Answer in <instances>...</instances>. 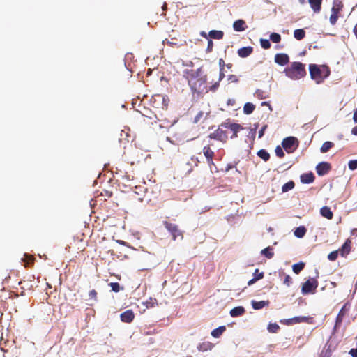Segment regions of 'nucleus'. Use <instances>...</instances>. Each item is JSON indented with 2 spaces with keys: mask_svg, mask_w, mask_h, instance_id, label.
<instances>
[{
  "mask_svg": "<svg viewBox=\"0 0 357 357\" xmlns=\"http://www.w3.org/2000/svg\"><path fill=\"white\" fill-rule=\"evenodd\" d=\"M275 152L276 155L279 158H283L284 156L283 149L280 146H276Z\"/></svg>",
  "mask_w": 357,
  "mask_h": 357,
  "instance_id": "43",
  "label": "nucleus"
},
{
  "mask_svg": "<svg viewBox=\"0 0 357 357\" xmlns=\"http://www.w3.org/2000/svg\"><path fill=\"white\" fill-rule=\"evenodd\" d=\"M282 275L284 277L283 283L287 287H289L292 283V279L291 276L289 275H286L284 273H282Z\"/></svg>",
  "mask_w": 357,
  "mask_h": 357,
  "instance_id": "39",
  "label": "nucleus"
},
{
  "mask_svg": "<svg viewBox=\"0 0 357 357\" xmlns=\"http://www.w3.org/2000/svg\"><path fill=\"white\" fill-rule=\"evenodd\" d=\"M225 77V73L223 71H220V75H219V81H221L223 78Z\"/></svg>",
  "mask_w": 357,
  "mask_h": 357,
  "instance_id": "54",
  "label": "nucleus"
},
{
  "mask_svg": "<svg viewBox=\"0 0 357 357\" xmlns=\"http://www.w3.org/2000/svg\"><path fill=\"white\" fill-rule=\"evenodd\" d=\"M309 70L311 78L318 84L330 74L329 68L326 66L319 67L316 64H310Z\"/></svg>",
  "mask_w": 357,
  "mask_h": 357,
  "instance_id": "3",
  "label": "nucleus"
},
{
  "mask_svg": "<svg viewBox=\"0 0 357 357\" xmlns=\"http://www.w3.org/2000/svg\"><path fill=\"white\" fill-rule=\"evenodd\" d=\"M333 146H334V143L327 141V142H325L322 144V146L320 149V151L321 153H326Z\"/></svg>",
  "mask_w": 357,
  "mask_h": 357,
  "instance_id": "31",
  "label": "nucleus"
},
{
  "mask_svg": "<svg viewBox=\"0 0 357 357\" xmlns=\"http://www.w3.org/2000/svg\"><path fill=\"white\" fill-rule=\"evenodd\" d=\"M268 126L267 125H264L261 128V130L259 131V138H261L263 137V135H264V132L266 130V129L267 128Z\"/></svg>",
  "mask_w": 357,
  "mask_h": 357,
  "instance_id": "49",
  "label": "nucleus"
},
{
  "mask_svg": "<svg viewBox=\"0 0 357 357\" xmlns=\"http://www.w3.org/2000/svg\"><path fill=\"white\" fill-rule=\"evenodd\" d=\"M353 120L355 123H357V109L354 112Z\"/></svg>",
  "mask_w": 357,
  "mask_h": 357,
  "instance_id": "53",
  "label": "nucleus"
},
{
  "mask_svg": "<svg viewBox=\"0 0 357 357\" xmlns=\"http://www.w3.org/2000/svg\"><path fill=\"white\" fill-rule=\"evenodd\" d=\"M162 10H163V11H165V10L167 9V3H164V4H163V6H162Z\"/></svg>",
  "mask_w": 357,
  "mask_h": 357,
  "instance_id": "59",
  "label": "nucleus"
},
{
  "mask_svg": "<svg viewBox=\"0 0 357 357\" xmlns=\"http://www.w3.org/2000/svg\"><path fill=\"white\" fill-rule=\"evenodd\" d=\"M349 354L352 356V357H357V348L356 349H351L350 351H349Z\"/></svg>",
  "mask_w": 357,
  "mask_h": 357,
  "instance_id": "50",
  "label": "nucleus"
},
{
  "mask_svg": "<svg viewBox=\"0 0 357 357\" xmlns=\"http://www.w3.org/2000/svg\"><path fill=\"white\" fill-rule=\"evenodd\" d=\"M208 36L211 38L220 40L223 38L224 33L222 31L212 30L209 31Z\"/></svg>",
  "mask_w": 357,
  "mask_h": 357,
  "instance_id": "26",
  "label": "nucleus"
},
{
  "mask_svg": "<svg viewBox=\"0 0 357 357\" xmlns=\"http://www.w3.org/2000/svg\"><path fill=\"white\" fill-rule=\"evenodd\" d=\"M212 144H208L203 147V153L206 158V161L209 165H213V158L215 153L211 149Z\"/></svg>",
  "mask_w": 357,
  "mask_h": 357,
  "instance_id": "11",
  "label": "nucleus"
},
{
  "mask_svg": "<svg viewBox=\"0 0 357 357\" xmlns=\"http://www.w3.org/2000/svg\"><path fill=\"white\" fill-rule=\"evenodd\" d=\"M338 250H335L330 252L328 255V259L330 261H335L337 258L338 256Z\"/></svg>",
  "mask_w": 357,
  "mask_h": 357,
  "instance_id": "41",
  "label": "nucleus"
},
{
  "mask_svg": "<svg viewBox=\"0 0 357 357\" xmlns=\"http://www.w3.org/2000/svg\"><path fill=\"white\" fill-rule=\"evenodd\" d=\"M226 331V327L225 326H219L218 328L213 330L211 331V335L213 337L218 338L222 335V334Z\"/></svg>",
  "mask_w": 357,
  "mask_h": 357,
  "instance_id": "25",
  "label": "nucleus"
},
{
  "mask_svg": "<svg viewBox=\"0 0 357 357\" xmlns=\"http://www.w3.org/2000/svg\"><path fill=\"white\" fill-rule=\"evenodd\" d=\"M294 36L296 40H301L305 38V31L302 29H296L294 31Z\"/></svg>",
  "mask_w": 357,
  "mask_h": 357,
  "instance_id": "28",
  "label": "nucleus"
},
{
  "mask_svg": "<svg viewBox=\"0 0 357 357\" xmlns=\"http://www.w3.org/2000/svg\"><path fill=\"white\" fill-rule=\"evenodd\" d=\"M351 133L354 135H357V126L354 127L351 130Z\"/></svg>",
  "mask_w": 357,
  "mask_h": 357,
  "instance_id": "55",
  "label": "nucleus"
},
{
  "mask_svg": "<svg viewBox=\"0 0 357 357\" xmlns=\"http://www.w3.org/2000/svg\"><path fill=\"white\" fill-rule=\"evenodd\" d=\"M229 125H231V123H222L221 124V126H222V127H224V128H229Z\"/></svg>",
  "mask_w": 357,
  "mask_h": 357,
  "instance_id": "56",
  "label": "nucleus"
},
{
  "mask_svg": "<svg viewBox=\"0 0 357 357\" xmlns=\"http://www.w3.org/2000/svg\"><path fill=\"white\" fill-rule=\"evenodd\" d=\"M322 1L323 0H308L310 8L314 13H318L321 11Z\"/></svg>",
  "mask_w": 357,
  "mask_h": 357,
  "instance_id": "15",
  "label": "nucleus"
},
{
  "mask_svg": "<svg viewBox=\"0 0 357 357\" xmlns=\"http://www.w3.org/2000/svg\"><path fill=\"white\" fill-rule=\"evenodd\" d=\"M270 40L275 43H278L281 40V36L277 33H272L270 35Z\"/></svg>",
  "mask_w": 357,
  "mask_h": 357,
  "instance_id": "36",
  "label": "nucleus"
},
{
  "mask_svg": "<svg viewBox=\"0 0 357 357\" xmlns=\"http://www.w3.org/2000/svg\"><path fill=\"white\" fill-rule=\"evenodd\" d=\"M259 269H255L253 275H254L255 277H256V276L259 275Z\"/></svg>",
  "mask_w": 357,
  "mask_h": 357,
  "instance_id": "60",
  "label": "nucleus"
},
{
  "mask_svg": "<svg viewBox=\"0 0 357 357\" xmlns=\"http://www.w3.org/2000/svg\"><path fill=\"white\" fill-rule=\"evenodd\" d=\"M228 80L231 82H238V77L235 75H230L228 77Z\"/></svg>",
  "mask_w": 357,
  "mask_h": 357,
  "instance_id": "47",
  "label": "nucleus"
},
{
  "mask_svg": "<svg viewBox=\"0 0 357 357\" xmlns=\"http://www.w3.org/2000/svg\"><path fill=\"white\" fill-rule=\"evenodd\" d=\"M253 52L252 47H243L238 50V54L241 58H245L250 56Z\"/></svg>",
  "mask_w": 357,
  "mask_h": 357,
  "instance_id": "17",
  "label": "nucleus"
},
{
  "mask_svg": "<svg viewBox=\"0 0 357 357\" xmlns=\"http://www.w3.org/2000/svg\"><path fill=\"white\" fill-rule=\"evenodd\" d=\"M318 284V281L314 278L307 280L302 285V293L303 294H314Z\"/></svg>",
  "mask_w": 357,
  "mask_h": 357,
  "instance_id": "7",
  "label": "nucleus"
},
{
  "mask_svg": "<svg viewBox=\"0 0 357 357\" xmlns=\"http://www.w3.org/2000/svg\"><path fill=\"white\" fill-rule=\"evenodd\" d=\"M269 305L268 301H252V307L255 310H260Z\"/></svg>",
  "mask_w": 357,
  "mask_h": 357,
  "instance_id": "22",
  "label": "nucleus"
},
{
  "mask_svg": "<svg viewBox=\"0 0 357 357\" xmlns=\"http://www.w3.org/2000/svg\"><path fill=\"white\" fill-rule=\"evenodd\" d=\"M213 344L210 342H204L198 344L197 349L200 351H207L211 350Z\"/></svg>",
  "mask_w": 357,
  "mask_h": 357,
  "instance_id": "24",
  "label": "nucleus"
},
{
  "mask_svg": "<svg viewBox=\"0 0 357 357\" xmlns=\"http://www.w3.org/2000/svg\"><path fill=\"white\" fill-rule=\"evenodd\" d=\"M208 137L212 139H216L222 142H225L227 139V134L226 131L221 128H218L214 132H211Z\"/></svg>",
  "mask_w": 357,
  "mask_h": 357,
  "instance_id": "8",
  "label": "nucleus"
},
{
  "mask_svg": "<svg viewBox=\"0 0 357 357\" xmlns=\"http://www.w3.org/2000/svg\"><path fill=\"white\" fill-rule=\"evenodd\" d=\"M344 8V3L342 0H333V6L331 8V13L329 17V22L331 25L336 24L340 17L342 16V13Z\"/></svg>",
  "mask_w": 357,
  "mask_h": 357,
  "instance_id": "4",
  "label": "nucleus"
},
{
  "mask_svg": "<svg viewBox=\"0 0 357 357\" xmlns=\"http://www.w3.org/2000/svg\"><path fill=\"white\" fill-rule=\"evenodd\" d=\"M279 329H280V327L276 323L270 324L268 326V331L270 333H277Z\"/></svg>",
  "mask_w": 357,
  "mask_h": 357,
  "instance_id": "37",
  "label": "nucleus"
},
{
  "mask_svg": "<svg viewBox=\"0 0 357 357\" xmlns=\"http://www.w3.org/2000/svg\"><path fill=\"white\" fill-rule=\"evenodd\" d=\"M112 290L114 292H119L121 289L120 285L118 282H111L109 284Z\"/></svg>",
  "mask_w": 357,
  "mask_h": 357,
  "instance_id": "42",
  "label": "nucleus"
},
{
  "mask_svg": "<svg viewBox=\"0 0 357 357\" xmlns=\"http://www.w3.org/2000/svg\"><path fill=\"white\" fill-rule=\"evenodd\" d=\"M289 61V57L287 54L279 53L275 56V62L280 66H285Z\"/></svg>",
  "mask_w": 357,
  "mask_h": 357,
  "instance_id": "12",
  "label": "nucleus"
},
{
  "mask_svg": "<svg viewBox=\"0 0 357 357\" xmlns=\"http://www.w3.org/2000/svg\"><path fill=\"white\" fill-rule=\"evenodd\" d=\"M312 319L310 317H305V316H298V317H294L293 318L285 319L283 323L287 325H294L296 324L300 323H310V320Z\"/></svg>",
  "mask_w": 357,
  "mask_h": 357,
  "instance_id": "9",
  "label": "nucleus"
},
{
  "mask_svg": "<svg viewBox=\"0 0 357 357\" xmlns=\"http://www.w3.org/2000/svg\"><path fill=\"white\" fill-rule=\"evenodd\" d=\"M314 176L312 172L303 174L301 176V181L303 183H312L314 181Z\"/></svg>",
  "mask_w": 357,
  "mask_h": 357,
  "instance_id": "18",
  "label": "nucleus"
},
{
  "mask_svg": "<svg viewBox=\"0 0 357 357\" xmlns=\"http://www.w3.org/2000/svg\"><path fill=\"white\" fill-rule=\"evenodd\" d=\"M260 44L262 48L267 50L271 47V43L268 39H260Z\"/></svg>",
  "mask_w": 357,
  "mask_h": 357,
  "instance_id": "38",
  "label": "nucleus"
},
{
  "mask_svg": "<svg viewBox=\"0 0 357 357\" xmlns=\"http://www.w3.org/2000/svg\"><path fill=\"white\" fill-rule=\"evenodd\" d=\"M321 215L327 218L328 220H331L333 217V213L331 211V208L328 206H324L320 209Z\"/></svg>",
  "mask_w": 357,
  "mask_h": 357,
  "instance_id": "21",
  "label": "nucleus"
},
{
  "mask_svg": "<svg viewBox=\"0 0 357 357\" xmlns=\"http://www.w3.org/2000/svg\"><path fill=\"white\" fill-rule=\"evenodd\" d=\"M220 71H223L225 66V61L222 59H220L218 61Z\"/></svg>",
  "mask_w": 357,
  "mask_h": 357,
  "instance_id": "48",
  "label": "nucleus"
},
{
  "mask_svg": "<svg viewBox=\"0 0 357 357\" xmlns=\"http://www.w3.org/2000/svg\"><path fill=\"white\" fill-rule=\"evenodd\" d=\"M120 318L123 322L131 323L135 318V314L132 310H128L121 314Z\"/></svg>",
  "mask_w": 357,
  "mask_h": 357,
  "instance_id": "13",
  "label": "nucleus"
},
{
  "mask_svg": "<svg viewBox=\"0 0 357 357\" xmlns=\"http://www.w3.org/2000/svg\"><path fill=\"white\" fill-rule=\"evenodd\" d=\"M331 169V165L327 162H321L316 166V171L319 176L326 174Z\"/></svg>",
  "mask_w": 357,
  "mask_h": 357,
  "instance_id": "10",
  "label": "nucleus"
},
{
  "mask_svg": "<svg viewBox=\"0 0 357 357\" xmlns=\"http://www.w3.org/2000/svg\"><path fill=\"white\" fill-rule=\"evenodd\" d=\"M255 106L251 102H247L244 105L243 112L246 114H250L255 110Z\"/></svg>",
  "mask_w": 357,
  "mask_h": 357,
  "instance_id": "30",
  "label": "nucleus"
},
{
  "mask_svg": "<svg viewBox=\"0 0 357 357\" xmlns=\"http://www.w3.org/2000/svg\"><path fill=\"white\" fill-rule=\"evenodd\" d=\"M124 243H124V241H121V244H123V245H124Z\"/></svg>",
  "mask_w": 357,
  "mask_h": 357,
  "instance_id": "63",
  "label": "nucleus"
},
{
  "mask_svg": "<svg viewBox=\"0 0 357 357\" xmlns=\"http://www.w3.org/2000/svg\"><path fill=\"white\" fill-rule=\"evenodd\" d=\"M305 267V263L299 262L292 266V270L296 274H298Z\"/></svg>",
  "mask_w": 357,
  "mask_h": 357,
  "instance_id": "33",
  "label": "nucleus"
},
{
  "mask_svg": "<svg viewBox=\"0 0 357 357\" xmlns=\"http://www.w3.org/2000/svg\"><path fill=\"white\" fill-rule=\"evenodd\" d=\"M225 66H227V68H231L232 67V64L231 63H228V64H225Z\"/></svg>",
  "mask_w": 357,
  "mask_h": 357,
  "instance_id": "62",
  "label": "nucleus"
},
{
  "mask_svg": "<svg viewBox=\"0 0 357 357\" xmlns=\"http://www.w3.org/2000/svg\"><path fill=\"white\" fill-rule=\"evenodd\" d=\"M257 155L265 162L270 159V154L265 149H260Z\"/></svg>",
  "mask_w": 357,
  "mask_h": 357,
  "instance_id": "32",
  "label": "nucleus"
},
{
  "mask_svg": "<svg viewBox=\"0 0 357 357\" xmlns=\"http://www.w3.org/2000/svg\"><path fill=\"white\" fill-rule=\"evenodd\" d=\"M306 229L304 226H300L296 228L294 231V235L297 238H303L306 234Z\"/></svg>",
  "mask_w": 357,
  "mask_h": 357,
  "instance_id": "27",
  "label": "nucleus"
},
{
  "mask_svg": "<svg viewBox=\"0 0 357 357\" xmlns=\"http://www.w3.org/2000/svg\"><path fill=\"white\" fill-rule=\"evenodd\" d=\"M229 129L233 132V135L231 137L233 139L238 137L237 133L239 130H243V128L240 124L232 123L231 125L229 126Z\"/></svg>",
  "mask_w": 357,
  "mask_h": 357,
  "instance_id": "20",
  "label": "nucleus"
},
{
  "mask_svg": "<svg viewBox=\"0 0 357 357\" xmlns=\"http://www.w3.org/2000/svg\"><path fill=\"white\" fill-rule=\"evenodd\" d=\"M201 36H203V37H205V38H206V37H207L206 33L205 32H204V31H202V32L201 33Z\"/></svg>",
  "mask_w": 357,
  "mask_h": 357,
  "instance_id": "61",
  "label": "nucleus"
},
{
  "mask_svg": "<svg viewBox=\"0 0 357 357\" xmlns=\"http://www.w3.org/2000/svg\"><path fill=\"white\" fill-rule=\"evenodd\" d=\"M347 313V309L346 308V305H344L342 309L340 310L335 320V324L339 325L342 322L344 317Z\"/></svg>",
  "mask_w": 357,
  "mask_h": 357,
  "instance_id": "23",
  "label": "nucleus"
},
{
  "mask_svg": "<svg viewBox=\"0 0 357 357\" xmlns=\"http://www.w3.org/2000/svg\"><path fill=\"white\" fill-rule=\"evenodd\" d=\"M351 240L347 239L344 244L342 245L341 248L339 249V252L341 255V256L344 257L348 255L351 250Z\"/></svg>",
  "mask_w": 357,
  "mask_h": 357,
  "instance_id": "16",
  "label": "nucleus"
},
{
  "mask_svg": "<svg viewBox=\"0 0 357 357\" xmlns=\"http://www.w3.org/2000/svg\"><path fill=\"white\" fill-rule=\"evenodd\" d=\"M248 28L245 22L243 20L239 19L236 20L233 24V29L236 31H243Z\"/></svg>",
  "mask_w": 357,
  "mask_h": 357,
  "instance_id": "14",
  "label": "nucleus"
},
{
  "mask_svg": "<svg viewBox=\"0 0 357 357\" xmlns=\"http://www.w3.org/2000/svg\"><path fill=\"white\" fill-rule=\"evenodd\" d=\"M89 296L91 299L97 300V291L95 289H92L89 293Z\"/></svg>",
  "mask_w": 357,
  "mask_h": 357,
  "instance_id": "45",
  "label": "nucleus"
},
{
  "mask_svg": "<svg viewBox=\"0 0 357 357\" xmlns=\"http://www.w3.org/2000/svg\"><path fill=\"white\" fill-rule=\"evenodd\" d=\"M294 182L290 181L282 185V190L283 192H288L294 188Z\"/></svg>",
  "mask_w": 357,
  "mask_h": 357,
  "instance_id": "35",
  "label": "nucleus"
},
{
  "mask_svg": "<svg viewBox=\"0 0 357 357\" xmlns=\"http://www.w3.org/2000/svg\"><path fill=\"white\" fill-rule=\"evenodd\" d=\"M349 168L351 170H355L357 169V160H350L348 164Z\"/></svg>",
  "mask_w": 357,
  "mask_h": 357,
  "instance_id": "44",
  "label": "nucleus"
},
{
  "mask_svg": "<svg viewBox=\"0 0 357 357\" xmlns=\"http://www.w3.org/2000/svg\"><path fill=\"white\" fill-rule=\"evenodd\" d=\"M219 86V82H215L214 84H213L211 86V91H215L216 90V89Z\"/></svg>",
  "mask_w": 357,
  "mask_h": 357,
  "instance_id": "52",
  "label": "nucleus"
},
{
  "mask_svg": "<svg viewBox=\"0 0 357 357\" xmlns=\"http://www.w3.org/2000/svg\"><path fill=\"white\" fill-rule=\"evenodd\" d=\"M202 116V113L199 112L195 117V122H197L199 119V118Z\"/></svg>",
  "mask_w": 357,
  "mask_h": 357,
  "instance_id": "57",
  "label": "nucleus"
},
{
  "mask_svg": "<svg viewBox=\"0 0 357 357\" xmlns=\"http://www.w3.org/2000/svg\"><path fill=\"white\" fill-rule=\"evenodd\" d=\"M245 312V310L242 306L235 307L230 310V315L232 317H236L243 315Z\"/></svg>",
  "mask_w": 357,
  "mask_h": 357,
  "instance_id": "19",
  "label": "nucleus"
},
{
  "mask_svg": "<svg viewBox=\"0 0 357 357\" xmlns=\"http://www.w3.org/2000/svg\"><path fill=\"white\" fill-rule=\"evenodd\" d=\"M264 278V273L263 272H261L260 273H259V275L256 276V277H254V278L251 279L250 280L248 281V285H252V284H254L256 281L259 280H261Z\"/></svg>",
  "mask_w": 357,
  "mask_h": 357,
  "instance_id": "40",
  "label": "nucleus"
},
{
  "mask_svg": "<svg viewBox=\"0 0 357 357\" xmlns=\"http://www.w3.org/2000/svg\"><path fill=\"white\" fill-rule=\"evenodd\" d=\"M282 146L288 153H291L298 146V141L295 137H287L282 140Z\"/></svg>",
  "mask_w": 357,
  "mask_h": 357,
  "instance_id": "6",
  "label": "nucleus"
},
{
  "mask_svg": "<svg viewBox=\"0 0 357 357\" xmlns=\"http://www.w3.org/2000/svg\"><path fill=\"white\" fill-rule=\"evenodd\" d=\"M284 73L287 77L294 80L300 79L307 74L305 65L301 62H292L284 70Z\"/></svg>",
  "mask_w": 357,
  "mask_h": 357,
  "instance_id": "2",
  "label": "nucleus"
},
{
  "mask_svg": "<svg viewBox=\"0 0 357 357\" xmlns=\"http://www.w3.org/2000/svg\"><path fill=\"white\" fill-rule=\"evenodd\" d=\"M162 224L168 232L170 233L173 241L177 239L182 240L183 238V231L179 229L177 225L168 221H163Z\"/></svg>",
  "mask_w": 357,
  "mask_h": 357,
  "instance_id": "5",
  "label": "nucleus"
},
{
  "mask_svg": "<svg viewBox=\"0 0 357 357\" xmlns=\"http://www.w3.org/2000/svg\"><path fill=\"white\" fill-rule=\"evenodd\" d=\"M23 261L25 262V267H29V264H32L35 260V258L32 255L27 254L24 255V258L22 259Z\"/></svg>",
  "mask_w": 357,
  "mask_h": 357,
  "instance_id": "34",
  "label": "nucleus"
},
{
  "mask_svg": "<svg viewBox=\"0 0 357 357\" xmlns=\"http://www.w3.org/2000/svg\"><path fill=\"white\" fill-rule=\"evenodd\" d=\"M183 75L194 93L199 94L208 91L206 75L204 74L201 68L196 70L186 69L183 72Z\"/></svg>",
  "mask_w": 357,
  "mask_h": 357,
  "instance_id": "1",
  "label": "nucleus"
},
{
  "mask_svg": "<svg viewBox=\"0 0 357 357\" xmlns=\"http://www.w3.org/2000/svg\"><path fill=\"white\" fill-rule=\"evenodd\" d=\"M261 254L262 255H264L268 259H271L274 255V252H273V248L270 246L263 249L261 251Z\"/></svg>",
  "mask_w": 357,
  "mask_h": 357,
  "instance_id": "29",
  "label": "nucleus"
},
{
  "mask_svg": "<svg viewBox=\"0 0 357 357\" xmlns=\"http://www.w3.org/2000/svg\"><path fill=\"white\" fill-rule=\"evenodd\" d=\"M213 43L211 40H208V45H207V47H206V52L208 53V52H211L213 51Z\"/></svg>",
  "mask_w": 357,
  "mask_h": 357,
  "instance_id": "46",
  "label": "nucleus"
},
{
  "mask_svg": "<svg viewBox=\"0 0 357 357\" xmlns=\"http://www.w3.org/2000/svg\"><path fill=\"white\" fill-rule=\"evenodd\" d=\"M261 105H262V106H264V105H267V106H268V107H269L270 109L271 110V105H270L269 102H263L261 103Z\"/></svg>",
  "mask_w": 357,
  "mask_h": 357,
  "instance_id": "58",
  "label": "nucleus"
},
{
  "mask_svg": "<svg viewBox=\"0 0 357 357\" xmlns=\"http://www.w3.org/2000/svg\"><path fill=\"white\" fill-rule=\"evenodd\" d=\"M188 357H192V356H188Z\"/></svg>",
  "mask_w": 357,
  "mask_h": 357,
  "instance_id": "64",
  "label": "nucleus"
},
{
  "mask_svg": "<svg viewBox=\"0 0 357 357\" xmlns=\"http://www.w3.org/2000/svg\"><path fill=\"white\" fill-rule=\"evenodd\" d=\"M262 93H263V91L259 89L257 90L255 92L256 96H257L258 98H261V99L265 98V97L263 96Z\"/></svg>",
  "mask_w": 357,
  "mask_h": 357,
  "instance_id": "51",
  "label": "nucleus"
}]
</instances>
